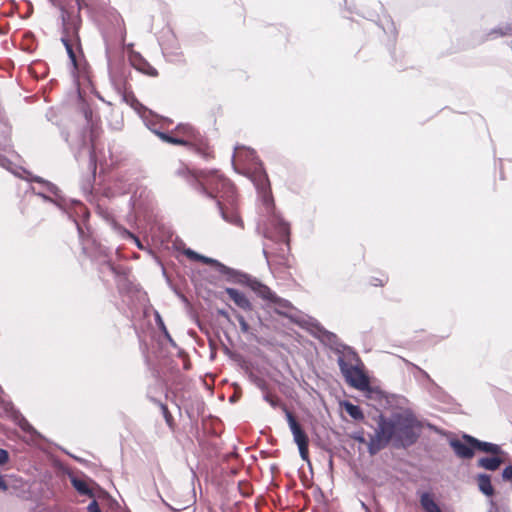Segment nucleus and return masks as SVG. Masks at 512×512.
<instances>
[{
	"mask_svg": "<svg viewBox=\"0 0 512 512\" xmlns=\"http://www.w3.org/2000/svg\"><path fill=\"white\" fill-rule=\"evenodd\" d=\"M147 127L155 133L162 141L173 144V145H182L189 146L194 148L197 153L202 155L203 157H207L208 153L206 152L207 144L205 140L202 138L200 133L189 124H179L176 129L187 136V138L174 137L166 132H161L150 125L147 124Z\"/></svg>",
	"mask_w": 512,
	"mask_h": 512,
	"instance_id": "obj_7",
	"label": "nucleus"
},
{
	"mask_svg": "<svg viewBox=\"0 0 512 512\" xmlns=\"http://www.w3.org/2000/svg\"><path fill=\"white\" fill-rule=\"evenodd\" d=\"M247 287L255 292L258 297L270 303H272L276 297V293L274 291L254 277L251 278L250 284L247 285Z\"/></svg>",
	"mask_w": 512,
	"mask_h": 512,
	"instance_id": "obj_18",
	"label": "nucleus"
},
{
	"mask_svg": "<svg viewBox=\"0 0 512 512\" xmlns=\"http://www.w3.org/2000/svg\"><path fill=\"white\" fill-rule=\"evenodd\" d=\"M234 400H235V397H233V396H232V397L230 398V401L232 402V401H234Z\"/></svg>",
	"mask_w": 512,
	"mask_h": 512,
	"instance_id": "obj_51",
	"label": "nucleus"
},
{
	"mask_svg": "<svg viewBox=\"0 0 512 512\" xmlns=\"http://www.w3.org/2000/svg\"><path fill=\"white\" fill-rule=\"evenodd\" d=\"M119 94L122 96V99L126 103L130 104L133 108H144L143 105L136 99V97L132 93H127L126 90H124L122 93Z\"/></svg>",
	"mask_w": 512,
	"mask_h": 512,
	"instance_id": "obj_32",
	"label": "nucleus"
},
{
	"mask_svg": "<svg viewBox=\"0 0 512 512\" xmlns=\"http://www.w3.org/2000/svg\"><path fill=\"white\" fill-rule=\"evenodd\" d=\"M176 175L184 178L187 183L210 199L228 200L233 204L235 187L218 170H196L182 166L176 171Z\"/></svg>",
	"mask_w": 512,
	"mask_h": 512,
	"instance_id": "obj_3",
	"label": "nucleus"
},
{
	"mask_svg": "<svg viewBox=\"0 0 512 512\" xmlns=\"http://www.w3.org/2000/svg\"><path fill=\"white\" fill-rule=\"evenodd\" d=\"M470 441H471V443H474V445L476 447V451H480V452L490 454V455L506 454V452L498 444H495L492 442H487V441H482L476 437H475V440H470Z\"/></svg>",
	"mask_w": 512,
	"mask_h": 512,
	"instance_id": "obj_22",
	"label": "nucleus"
},
{
	"mask_svg": "<svg viewBox=\"0 0 512 512\" xmlns=\"http://www.w3.org/2000/svg\"><path fill=\"white\" fill-rule=\"evenodd\" d=\"M225 292L228 294L230 299L235 303V305L237 307H239L240 309H242L244 311H252L253 310V305H252L251 301L247 298V296L243 292H241L235 288H231V287H226Z\"/></svg>",
	"mask_w": 512,
	"mask_h": 512,
	"instance_id": "obj_19",
	"label": "nucleus"
},
{
	"mask_svg": "<svg viewBox=\"0 0 512 512\" xmlns=\"http://www.w3.org/2000/svg\"><path fill=\"white\" fill-rule=\"evenodd\" d=\"M68 476L72 486L79 494L94 497L93 490L89 487V484L85 480L78 478L73 473H69Z\"/></svg>",
	"mask_w": 512,
	"mask_h": 512,
	"instance_id": "obj_23",
	"label": "nucleus"
},
{
	"mask_svg": "<svg viewBox=\"0 0 512 512\" xmlns=\"http://www.w3.org/2000/svg\"><path fill=\"white\" fill-rule=\"evenodd\" d=\"M154 316H155L156 325L159 328V330L163 333L166 340L170 343L171 346L176 347V343L173 340V338L171 337L169 331L167 330L166 325H165L161 315L159 314V312L156 311Z\"/></svg>",
	"mask_w": 512,
	"mask_h": 512,
	"instance_id": "obj_29",
	"label": "nucleus"
},
{
	"mask_svg": "<svg viewBox=\"0 0 512 512\" xmlns=\"http://www.w3.org/2000/svg\"><path fill=\"white\" fill-rule=\"evenodd\" d=\"M273 304L277 306L276 312L280 315L288 316V312L293 309V305L290 301L283 299L276 295L275 299L272 301Z\"/></svg>",
	"mask_w": 512,
	"mask_h": 512,
	"instance_id": "obj_27",
	"label": "nucleus"
},
{
	"mask_svg": "<svg viewBox=\"0 0 512 512\" xmlns=\"http://www.w3.org/2000/svg\"><path fill=\"white\" fill-rule=\"evenodd\" d=\"M88 512H101L98 502L94 499L87 506Z\"/></svg>",
	"mask_w": 512,
	"mask_h": 512,
	"instance_id": "obj_40",
	"label": "nucleus"
},
{
	"mask_svg": "<svg viewBox=\"0 0 512 512\" xmlns=\"http://www.w3.org/2000/svg\"><path fill=\"white\" fill-rule=\"evenodd\" d=\"M130 66L134 67L136 70L149 75V76H157V70L151 66L139 53L133 52L129 58Z\"/></svg>",
	"mask_w": 512,
	"mask_h": 512,
	"instance_id": "obj_16",
	"label": "nucleus"
},
{
	"mask_svg": "<svg viewBox=\"0 0 512 512\" xmlns=\"http://www.w3.org/2000/svg\"><path fill=\"white\" fill-rule=\"evenodd\" d=\"M69 203L78 217H82L83 219L89 217V211L82 202H80L79 200L70 199Z\"/></svg>",
	"mask_w": 512,
	"mask_h": 512,
	"instance_id": "obj_30",
	"label": "nucleus"
},
{
	"mask_svg": "<svg viewBox=\"0 0 512 512\" xmlns=\"http://www.w3.org/2000/svg\"><path fill=\"white\" fill-rule=\"evenodd\" d=\"M282 411L285 413L286 420L293 435V440L298 446L299 454L302 460L309 462V438L300 423L289 411L286 405H282Z\"/></svg>",
	"mask_w": 512,
	"mask_h": 512,
	"instance_id": "obj_10",
	"label": "nucleus"
},
{
	"mask_svg": "<svg viewBox=\"0 0 512 512\" xmlns=\"http://www.w3.org/2000/svg\"><path fill=\"white\" fill-rule=\"evenodd\" d=\"M240 149L246 150L248 156H250L252 160H257L256 153H255V151L253 149L245 148L244 146H236L235 147V151H238ZM235 157H236V152L233 153L232 159L234 160Z\"/></svg>",
	"mask_w": 512,
	"mask_h": 512,
	"instance_id": "obj_38",
	"label": "nucleus"
},
{
	"mask_svg": "<svg viewBox=\"0 0 512 512\" xmlns=\"http://www.w3.org/2000/svg\"><path fill=\"white\" fill-rule=\"evenodd\" d=\"M263 399L268 402L273 408L280 407L282 409V405H285L281 402V400L277 397L272 396L269 393L264 394Z\"/></svg>",
	"mask_w": 512,
	"mask_h": 512,
	"instance_id": "obj_34",
	"label": "nucleus"
},
{
	"mask_svg": "<svg viewBox=\"0 0 512 512\" xmlns=\"http://www.w3.org/2000/svg\"><path fill=\"white\" fill-rule=\"evenodd\" d=\"M332 352L338 356L337 363L340 371L351 387L369 393L374 392L368 376L362 370L363 363L354 348L343 343Z\"/></svg>",
	"mask_w": 512,
	"mask_h": 512,
	"instance_id": "obj_5",
	"label": "nucleus"
},
{
	"mask_svg": "<svg viewBox=\"0 0 512 512\" xmlns=\"http://www.w3.org/2000/svg\"><path fill=\"white\" fill-rule=\"evenodd\" d=\"M344 409L346 413L354 420H363L364 414L360 406L355 405L349 401L344 402Z\"/></svg>",
	"mask_w": 512,
	"mask_h": 512,
	"instance_id": "obj_28",
	"label": "nucleus"
},
{
	"mask_svg": "<svg viewBox=\"0 0 512 512\" xmlns=\"http://www.w3.org/2000/svg\"><path fill=\"white\" fill-rule=\"evenodd\" d=\"M251 181L265 205L267 214H269V223L262 231L263 237L276 243H284L289 249L290 225L275 212L268 175L260 161L257 162V167L251 175Z\"/></svg>",
	"mask_w": 512,
	"mask_h": 512,
	"instance_id": "obj_2",
	"label": "nucleus"
},
{
	"mask_svg": "<svg viewBox=\"0 0 512 512\" xmlns=\"http://www.w3.org/2000/svg\"><path fill=\"white\" fill-rule=\"evenodd\" d=\"M73 221L76 225L79 238L81 240L83 253L90 257L91 259L99 261L101 265L100 270L102 273L105 271H109L114 275H121L123 273L122 270L119 267H116L108 259L106 248L101 246L100 244H97L95 240L85 237V233L81 224L76 219H74Z\"/></svg>",
	"mask_w": 512,
	"mask_h": 512,
	"instance_id": "obj_8",
	"label": "nucleus"
},
{
	"mask_svg": "<svg viewBox=\"0 0 512 512\" xmlns=\"http://www.w3.org/2000/svg\"><path fill=\"white\" fill-rule=\"evenodd\" d=\"M13 419L15 423L26 433L31 436H40V434L34 429V427L28 422V420L19 412H13Z\"/></svg>",
	"mask_w": 512,
	"mask_h": 512,
	"instance_id": "obj_26",
	"label": "nucleus"
},
{
	"mask_svg": "<svg viewBox=\"0 0 512 512\" xmlns=\"http://www.w3.org/2000/svg\"><path fill=\"white\" fill-rule=\"evenodd\" d=\"M197 261L202 262V263L207 264V265H210V266H213L217 271H218V268L221 265V262L218 261L217 259L210 258V257L204 256V255H201V254H199V257H198Z\"/></svg>",
	"mask_w": 512,
	"mask_h": 512,
	"instance_id": "obj_33",
	"label": "nucleus"
},
{
	"mask_svg": "<svg viewBox=\"0 0 512 512\" xmlns=\"http://www.w3.org/2000/svg\"><path fill=\"white\" fill-rule=\"evenodd\" d=\"M423 375H424V376H425L429 381H431V382H432V380H431L430 376H429L425 371H423Z\"/></svg>",
	"mask_w": 512,
	"mask_h": 512,
	"instance_id": "obj_48",
	"label": "nucleus"
},
{
	"mask_svg": "<svg viewBox=\"0 0 512 512\" xmlns=\"http://www.w3.org/2000/svg\"><path fill=\"white\" fill-rule=\"evenodd\" d=\"M175 56L180 59L182 57V53L181 52H179V53L177 52V53H175Z\"/></svg>",
	"mask_w": 512,
	"mask_h": 512,
	"instance_id": "obj_49",
	"label": "nucleus"
},
{
	"mask_svg": "<svg viewBox=\"0 0 512 512\" xmlns=\"http://www.w3.org/2000/svg\"><path fill=\"white\" fill-rule=\"evenodd\" d=\"M316 331H317L318 339L324 345L329 347V349L331 351L333 349L337 348L338 346H340L341 344H343V342L339 339V337L335 333L328 331L327 329H325L323 326H321L319 324L316 325Z\"/></svg>",
	"mask_w": 512,
	"mask_h": 512,
	"instance_id": "obj_17",
	"label": "nucleus"
},
{
	"mask_svg": "<svg viewBox=\"0 0 512 512\" xmlns=\"http://www.w3.org/2000/svg\"><path fill=\"white\" fill-rule=\"evenodd\" d=\"M184 254L191 260H196L198 259L199 257V253H197L196 251L188 248L184 251Z\"/></svg>",
	"mask_w": 512,
	"mask_h": 512,
	"instance_id": "obj_41",
	"label": "nucleus"
},
{
	"mask_svg": "<svg viewBox=\"0 0 512 512\" xmlns=\"http://www.w3.org/2000/svg\"><path fill=\"white\" fill-rule=\"evenodd\" d=\"M502 480L509 482L512 486V464L507 465L501 473Z\"/></svg>",
	"mask_w": 512,
	"mask_h": 512,
	"instance_id": "obj_36",
	"label": "nucleus"
},
{
	"mask_svg": "<svg viewBox=\"0 0 512 512\" xmlns=\"http://www.w3.org/2000/svg\"><path fill=\"white\" fill-rule=\"evenodd\" d=\"M377 428L374 435H369L368 453L378 454L390 443L395 449H407L417 443L422 432V424L414 412L407 409L394 412L388 418L383 413L375 417Z\"/></svg>",
	"mask_w": 512,
	"mask_h": 512,
	"instance_id": "obj_1",
	"label": "nucleus"
},
{
	"mask_svg": "<svg viewBox=\"0 0 512 512\" xmlns=\"http://www.w3.org/2000/svg\"><path fill=\"white\" fill-rule=\"evenodd\" d=\"M103 39L110 83L117 93H122L127 89L126 84L131 74L130 63H126L123 56H114L106 36Z\"/></svg>",
	"mask_w": 512,
	"mask_h": 512,
	"instance_id": "obj_6",
	"label": "nucleus"
},
{
	"mask_svg": "<svg viewBox=\"0 0 512 512\" xmlns=\"http://www.w3.org/2000/svg\"><path fill=\"white\" fill-rule=\"evenodd\" d=\"M350 438L353 439L354 441L358 442V443H361V444H367L369 442L366 441V438L364 436V431L363 430H360V431H355L353 433L350 434Z\"/></svg>",
	"mask_w": 512,
	"mask_h": 512,
	"instance_id": "obj_37",
	"label": "nucleus"
},
{
	"mask_svg": "<svg viewBox=\"0 0 512 512\" xmlns=\"http://www.w3.org/2000/svg\"><path fill=\"white\" fill-rule=\"evenodd\" d=\"M263 255L266 258V260L268 261V252H267V249L265 247L263 248Z\"/></svg>",
	"mask_w": 512,
	"mask_h": 512,
	"instance_id": "obj_47",
	"label": "nucleus"
},
{
	"mask_svg": "<svg viewBox=\"0 0 512 512\" xmlns=\"http://www.w3.org/2000/svg\"><path fill=\"white\" fill-rule=\"evenodd\" d=\"M506 455L507 454H494L481 457L477 461V466L487 471H496L504 463Z\"/></svg>",
	"mask_w": 512,
	"mask_h": 512,
	"instance_id": "obj_20",
	"label": "nucleus"
},
{
	"mask_svg": "<svg viewBox=\"0 0 512 512\" xmlns=\"http://www.w3.org/2000/svg\"><path fill=\"white\" fill-rule=\"evenodd\" d=\"M175 293L183 300V301H187L186 297L181 294L180 292H178L176 289H174Z\"/></svg>",
	"mask_w": 512,
	"mask_h": 512,
	"instance_id": "obj_45",
	"label": "nucleus"
},
{
	"mask_svg": "<svg viewBox=\"0 0 512 512\" xmlns=\"http://www.w3.org/2000/svg\"><path fill=\"white\" fill-rule=\"evenodd\" d=\"M218 272L220 274H222L223 276H225V280L227 282H229L231 284L243 285L246 287H247V285L250 284V281L252 278L251 275H249L243 271L228 267L223 263H221L220 267L218 268Z\"/></svg>",
	"mask_w": 512,
	"mask_h": 512,
	"instance_id": "obj_14",
	"label": "nucleus"
},
{
	"mask_svg": "<svg viewBox=\"0 0 512 512\" xmlns=\"http://www.w3.org/2000/svg\"><path fill=\"white\" fill-rule=\"evenodd\" d=\"M420 505L424 512H442L433 494L430 492H422L420 494Z\"/></svg>",
	"mask_w": 512,
	"mask_h": 512,
	"instance_id": "obj_24",
	"label": "nucleus"
},
{
	"mask_svg": "<svg viewBox=\"0 0 512 512\" xmlns=\"http://www.w3.org/2000/svg\"><path fill=\"white\" fill-rule=\"evenodd\" d=\"M10 126L3 115L0 114V150L6 151L10 147ZM9 159L0 154V166L10 169Z\"/></svg>",
	"mask_w": 512,
	"mask_h": 512,
	"instance_id": "obj_15",
	"label": "nucleus"
},
{
	"mask_svg": "<svg viewBox=\"0 0 512 512\" xmlns=\"http://www.w3.org/2000/svg\"><path fill=\"white\" fill-rule=\"evenodd\" d=\"M470 440H475V437L470 434L463 433L461 438L449 439V446L458 458L472 459L475 455L476 447Z\"/></svg>",
	"mask_w": 512,
	"mask_h": 512,
	"instance_id": "obj_11",
	"label": "nucleus"
},
{
	"mask_svg": "<svg viewBox=\"0 0 512 512\" xmlns=\"http://www.w3.org/2000/svg\"><path fill=\"white\" fill-rule=\"evenodd\" d=\"M8 489V484L2 474H0V491H6Z\"/></svg>",
	"mask_w": 512,
	"mask_h": 512,
	"instance_id": "obj_43",
	"label": "nucleus"
},
{
	"mask_svg": "<svg viewBox=\"0 0 512 512\" xmlns=\"http://www.w3.org/2000/svg\"><path fill=\"white\" fill-rule=\"evenodd\" d=\"M488 512H498V509L493 501H491V508L488 510Z\"/></svg>",
	"mask_w": 512,
	"mask_h": 512,
	"instance_id": "obj_44",
	"label": "nucleus"
},
{
	"mask_svg": "<svg viewBox=\"0 0 512 512\" xmlns=\"http://www.w3.org/2000/svg\"><path fill=\"white\" fill-rule=\"evenodd\" d=\"M65 141L69 143L71 149L78 157L84 152H87L91 157L94 154V145L92 144L91 135L86 128L80 129L76 134V139L69 141L68 136L65 135Z\"/></svg>",
	"mask_w": 512,
	"mask_h": 512,
	"instance_id": "obj_12",
	"label": "nucleus"
},
{
	"mask_svg": "<svg viewBox=\"0 0 512 512\" xmlns=\"http://www.w3.org/2000/svg\"><path fill=\"white\" fill-rule=\"evenodd\" d=\"M162 501H163V503H164L168 508H170V509H171V510H173V511H180V510H181V508H177V509L172 508V507H171L167 502H165L164 500H162Z\"/></svg>",
	"mask_w": 512,
	"mask_h": 512,
	"instance_id": "obj_46",
	"label": "nucleus"
},
{
	"mask_svg": "<svg viewBox=\"0 0 512 512\" xmlns=\"http://www.w3.org/2000/svg\"><path fill=\"white\" fill-rule=\"evenodd\" d=\"M159 405H160L161 412L163 414V417H164L167 425L171 427L172 423H173V417H172L171 413L169 412L167 405H165L164 403H161V402L159 403Z\"/></svg>",
	"mask_w": 512,
	"mask_h": 512,
	"instance_id": "obj_35",
	"label": "nucleus"
},
{
	"mask_svg": "<svg viewBox=\"0 0 512 512\" xmlns=\"http://www.w3.org/2000/svg\"><path fill=\"white\" fill-rule=\"evenodd\" d=\"M23 172L27 174L26 180L28 182H35L40 185L39 189L30 186V190L33 194L41 197L45 202H52L59 208L66 209L68 200L61 195V191L55 184L42 177L34 176L26 170H23Z\"/></svg>",
	"mask_w": 512,
	"mask_h": 512,
	"instance_id": "obj_9",
	"label": "nucleus"
},
{
	"mask_svg": "<svg viewBox=\"0 0 512 512\" xmlns=\"http://www.w3.org/2000/svg\"><path fill=\"white\" fill-rule=\"evenodd\" d=\"M233 312H234L235 318L237 319V321L240 325L241 332L255 337L256 336L255 333L251 331V328H250L249 324L247 323V321L245 320V318L243 317V315H241L234 309H233Z\"/></svg>",
	"mask_w": 512,
	"mask_h": 512,
	"instance_id": "obj_31",
	"label": "nucleus"
},
{
	"mask_svg": "<svg viewBox=\"0 0 512 512\" xmlns=\"http://www.w3.org/2000/svg\"><path fill=\"white\" fill-rule=\"evenodd\" d=\"M86 6L84 0H67L60 6V18L62 22L61 42L65 47L73 72L81 74L82 67L78 62L76 50L82 53L79 31L82 25L80 12Z\"/></svg>",
	"mask_w": 512,
	"mask_h": 512,
	"instance_id": "obj_4",
	"label": "nucleus"
},
{
	"mask_svg": "<svg viewBox=\"0 0 512 512\" xmlns=\"http://www.w3.org/2000/svg\"><path fill=\"white\" fill-rule=\"evenodd\" d=\"M217 314L223 318H225L229 323H232L231 317L227 310L225 309H217Z\"/></svg>",
	"mask_w": 512,
	"mask_h": 512,
	"instance_id": "obj_42",
	"label": "nucleus"
},
{
	"mask_svg": "<svg viewBox=\"0 0 512 512\" xmlns=\"http://www.w3.org/2000/svg\"><path fill=\"white\" fill-rule=\"evenodd\" d=\"M366 425H368L369 427H373L372 424H368L367 422H365Z\"/></svg>",
	"mask_w": 512,
	"mask_h": 512,
	"instance_id": "obj_52",
	"label": "nucleus"
},
{
	"mask_svg": "<svg viewBox=\"0 0 512 512\" xmlns=\"http://www.w3.org/2000/svg\"><path fill=\"white\" fill-rule=\"evenodd\" d=\"M131 200L133 201L134 205H136V200H135V194L133 196H131Z\"/></svg>",
	"mask_w": 512,
	"mask_h": 512,
	"instance_id": "obj_50",
	"label": "nucleus"
},
{
	"mask_svg": "<svg viewBox=\"0 0 512 512\" xmlns=\"http://www.w3.org/2000/svg\"><path fill=\"white\" fill-rule=\"evenodd\" d=\"M476 482L479 491L486 497H493L495 495V489L492 485L491 475L486 473H479L476 476Z\"/></svg>",
	"mask_w": 512,
	"mask_h": 512,
	"instance_id": "obj_21",
	"label": "nucleus"
},
{
	"mask_svg": "<svg viewBox=\"0 0 512 512\" xmlns=\"http://www.w3.org/2000/svg\"><path fill=\"white\" fill-rule=\"evenodd\" d=\"M217 207L219 209L222 219L232 225L243 227V221L241 220L235 206H236V193L234 192L233 204L228 200H217Z\"/></svg>",
	"mask_w": 512,
	"mask_h": 512,
	"instance_id": "obj_13",
	"label": "nucleus"
},
{
	"mask_svg": "<svg viewBox=\"0 0 512 512\" xmlns=\"http://www.w3.org/2000/svg\"><path fill=\"white\" fill-rule=\"evenodd\" d=\"M9 461V453L7 450L0 448V465H5Z\"/></svg>",
	"mask_w": 512,
	"mask_h": 512,
	"instance_id": "obj_39",
	"label": "nucleus"
},
{
	"mask_svg": "<svg viewBox=\"0 0 512 512\" xmlns=\"http://www.w3.org/2000/svg\"><path fill=\"white\" fill-rule=\"evenodd\" d=\"M110 224H111V227L113 228V230L116 231L117 233H119L124 239H130L135 243V245L139 249H141V250L144 249V246H143L141 240L135 234H133L128 229H126L125 227L118 224L115 220H111Z\"/></svg>",
	"mask_w": 512,
	"mask_h": 512,
	"instance_id": "obj_25",
	"label": "nucleus"
}]
</instances>
